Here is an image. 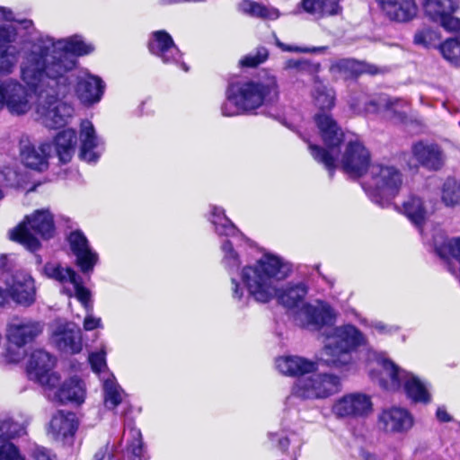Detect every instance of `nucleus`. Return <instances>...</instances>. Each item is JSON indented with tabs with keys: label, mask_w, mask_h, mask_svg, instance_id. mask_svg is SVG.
<instances>
[{
	"label": "nucleus",
	"mask_w": 460,
	"mask_h": 460,
	"mask_svg": "<svg viewBox=\"0 0 460 460\" xmlns=\"http://www.w3.org/2000/svg\"><path fill=\"white\" fill-rule=\"evenodd\" d=\"M104 89L105 84L101 77L87 73L78 77L75 93L83 104L91 106L102 100Z\"/></svg>",
	"instance_id": "393cba45"
},
{
	"label": "nucleus",
	"mask_w": 460,
	"mask_h": 460,
	"mask_svg": "<svg viewBox=\"0 0 460 460\" xmlns=\"http://www.w3.org/2000/svg\"><path fill=\"white\" fill-rule=\"evenodd\" d=\"M312 96L314 106L319 110L314 115V122L325 147L309 143L308 149L314 159L323 164L330 174H332L339 163L340 145L343 140L341 128L329 113L335 104V93L315 78Z\"/></svg>",
	"instance_id": "f03ea898"
},
{
	"label": "nucleus",
	"mask_w": 460,
	"mask_h": 460,
	"mask_svg": "<svg viewBox=\"0 0 460 460\" xmlns=\"http://www.w3.org/2000/svg\"><path fill=\"white\" fill-rule=\"evenodd\" d=\"M331 411L338 420L365 419L373 412V402L367 394L349 393L335 400Z\"/></svg>",
	"instance_id": "4468645a"
},
{
	"label": "nucleus",
	"mask_w": 460,
	"mask_h": 460,
	"mask_svg": "<svg viewBox=\"0 0 460 460\" xmlns=\"http://www.w3.org/2000/svg\"><path fill=\"white\" fill-rule=\"evenodd\" d=\"M341 390V379L329 373L300 376L295 383L292 393L303 399H325Z\"/></svg>",
	"instance_id": "9b49d317"
},
{
	"label": "nucleus",
	"mask_w": 460,
	"mask_h": 460,
	"mask_svg": "<svg viewBox=\"0 0 460 460\" xmlns=\"http://www.w3.org/2000/svg\"><path fill=\"white\" fill-rule=\"evenodd\" d=\"M211 222L215 226L216 232L220 235H234L237 228L225 215L222 208L214 206L211 210Z\"/></svg>",
	"instance_id": "e433bc0d"
},
{
	"label": "nucleus",
	"mask_w": 460,
	"mask_h": 460,
	"mask_svg": "<svg viewBox=\"0 0 460 460\" xmlns=\"http://www.w3.org/2000/svg\"><path fill=\"white\" fill-rule=\"evenodd\" d=\"M131 440L128 445V451L132 456V460H142L144 454V444L142 434L139 429H132L130 430Z\"/></svg>",
	"instance_id": "a18cd8bd"
},
{
	"label": "nucleus",
	"mask_w": 460,
	"mask_h": 460,
	"mask_svg": "<svg viewBox=\"0 0 460 460\" xmlns=\"http://www.w3.org/2000/svg\"><path fill=\"white\" fill-rule=\"evenodd\" d=\"M32 456L34 460H56V456L44 447H37Z\"/></svg>",
	"instance_id": "bf43d9fd"
},
{
	"label": "nucleus",
	"mask_w": 460,
	"mask_h": 460,
	"mask_svg": "<svg viewBox=\"0 0 460 460\" xmlns=\"http://www.w3.org/2000/svg\"><path fill=\"white\" fill-rule=\"evenodd\" d=\"M7 267V258L5 255H0V307H5L9 305L11 299L10 292L7 287H4L3 275L4 268Z\"/></svg>",
	"instance_id": "09e8293b"
},
{
	"label": "nucleus",
	"mask_w": 460,
	"mask_h": 460,
	"mask_svg": "<svg viewBox=\"0 0 460 460\" xmlns=\"http://www.w3.org/2000/svg\"><path fill=\"white\" fill-rule=\"evenodd\" d=\"M307 288L304 283L288 285L283 289L277 288L279 302L293 311L297 325L311 331H318L325 325L336 322L337 313L327 303L317 300L313 304L305 303Z\"/></svg>",
	"instance_id": "20e7f679"
},
{
	"label": "nucleus",
	"mask_w": 460,
	"mask_h": 460,
	"mask_svg": "<svg viewBox=\"0 0 460 460\" xmlns=\"http://www.w3.org/2000/svg\"><path fill=\"white\" fill-rule=\"evenodd\" d=\"M377 3L385 15L396 22H409L419 13L416 0H377Z\"/></svg>",
	"instance_id": "b1692460"
},
{
	"label": "nucleus",
	"mask_w": 460,
	"mask_h": 460,
	"mask_svg": "<svg viewBox=\"0 0 460 460\" xmlns=\"http://www.w3.org/2000/svg\"><path fill=\"white\" fill-rule=\"evenodd\" d=\"M14 33L9 27L0 25V75H12L18 64L20 80L14 77L0 78V111L21 116L32 108L28 89L42 91L55 84L61 66H55L49 55V40H30L13 43Z\"/></svg>",
	"instance_id": "f257e3e1"
},
{
	"label": "nucleus",
	"mask_w": 460,
	"mask_h": 460,
	"mask_svg": "<svg viewBox=\"0 0 460 460\" xmlns=\"http://www.w3.org/2000/svg\"><path fill=\"white\" fill-rule=\"evenodd\" d=\"M400 211L416 226H420L425 221L428 215V209L423 200L415 195L410 196L402 203Z\"/></svg>",
	"instance_id": "f704fd0d"
},
{
	"label": "nucleus",
	"mask_w": 460,
	"mask_h": 460,
	"mask_svg": "<svg viewBox=\"0 0 460 460\" xmlns=\"http://www.w3.org/2000/svg\"><path fill=\"white\" fill-rule=\"evenodd\" d=\"M104 404L108 409L116 408L122 402L123 391L113 376L103 381Z\"/></svg>",
	"instance_id": "4c0bfd02"
},
{
	"label": "nucleus",
	"mask_w": 460,
	"mask_h": 460,
	"mask_svg": "<svg viewBox=\"0 0 460 460\" xmlns=\"http://www.w3.org/2000/svg\"><path fill=\"white\" fill-rule=\"evenodd\" d=\"M402 173L394 165L374 164L369 167L368 193L371 199L386 207L402 185Z\"/></svg>",
	"instance_id": "9d476101"
},
{
	"label": "nucleus",
	"mask_w": 460,
	"mask_h": 460,
	"mask_svg": "<svg viewBox=\"0 0 460 460\" xmlns=\"http://www.w3.org/2000/svg\"><path fill=\"white\" fill-rule=\"evenodd\" d=\"M223 256V263L225 267L229 270H235L239 269L241 265V260L238 253L234 250L232 243L228 241L223 243L221 246Z\"/></svg>",
	"instance_id": "37998d69"
},
{
	"label": "nucleus",
	"mask_w": 460,
	"mask_h": 460,
	"mask_svg": "<svg viewBox=\"0 0 460 460\" xmlns=\"http://www.w3.org/2000/svg\"><path fill=\"white\" fill-rule=\"evenodd\" d=\"M231 285L233 298L238 301L242 300L244 292L243 289L240 287V284L236 281V279H231Z\"/></svg>",
	"instance_id": "052dcab7"
},
{
	"label": "nucleus",
	"mask_w": 460,
	"mask_h": 460,
	"mask_svg": "<svg viewBox=\"0 0 460 460\" xmlns=\"http://www.w3.org/2000/svg\"><path fill=\"white\" fill-rule=\"evenodd\" d=\"M52 148L63 164L68 163L75 153L76 146V133L74 129L68 128L59 132L54 138Z\"/></svg>",
	"instance_id": "473e14b6"
},
{
	"label": "nucleus",
	"mask_w": 460,
	"mask_h": 460,
	"mask_svg": "<svg viewBox=\"0 0 460 460\" xmlns=\"http://www.w3.org/2000/svg\"><path fill=\"white\" fill-rule=\"evenodd\" d=\"M367 343L365 334L352 324H344L326 333L320 360L325 365L343 368L353 364L352 352Z\"/></svg>",
	"instance_id": "0eeeda50"
},
{
	"label": "nucleus",
	"mask_w": 460,
	"mask_h": 460,
	"mask_svg": "<svg viewBox=\"0 0 460 460\" xmlns=\"http://www.w3.org/2000/svg\"><path fill=\"white\" fill-rule=\"evenodd\" d=\"M382 103L384 105V119L394 123H403L406 121L409 111V103L401 98L385 97Z\"/></svg>",
	"instance_id": "72a5a7b5"
},
{
	"label": "nucleus",
	"mask_w": 460,
	"mask_h": 460,
	"mask_svg": "<svg viewBox=\"0 0 460 460\" xmlns=\"http://www.w3.org/2000/svg\"><path fill=\"white\" fill-rule=\"evenodd\" d=\"M340 68H350L357 73H368L376 75L378 73V68L372 65L358 63L354 60H342L337 64Z\"/></svg>",
	"instance_id": "de8ad7c7"
},
{
	"label": "nucleus",
	"mask_w": 460,
	"mask_h": 460,
	"mask_svg": "<svg viewBox=\"0 0 460 460\" xmlns=\"http://www.w3.org/2000/svg\"><path fill=\"white\" fill-rule=\"evenodd\" d=\"M311 64L305 59H288L283 64V69L291 74H299L309 71Z\"/></svg>",
	"instance_id": "8fccbe9b"
},
{
	"label": "nucleus",
	"mask_w": 460,
	"mask_h": 460,
	"mask_svg": "<svg viewBox=\"0 0 460 460\" xmlns=\"http://www.w3.org/2000/svg\"><path fill=\"white\" fill-rule=\"evenodd\" d=\"M159 1L164 4H178V3H181V2H191V0H159Z\"/></svg>",
	"instance_id": "338daca9"
},
{
	"label": "nucleus",
	"mask_w": 460,
	"mask_h": 460,
	"mask_svg": "<svg viewBox=\"0 0 460 460\" xmlns=\"http://www.w3.org/2000/svg\"><path fill=\"white\" fill-rule=\"evenodd\" d=\"M3 280L11 299L17 305L29 307L36 301L35 279L25 270L10 271L4 268Z\"/></svg>",
	"instance_id": "f8f14e48"
},
{
	"label": "nucleus",
	"mask_w": 460,
	"mask_h": 460,
	"mask_svg": "<svg viewBox=\"0 0 460 460\" xmlns=\"http://www.w3.org/2000/svg\"><path fill=\"white\" fill-rule=\"evenodd\" d=\"M368 358L376 363L377 369L370 370V376L378 385L387 391H399L407 377L408 371L399 367L393 361L385 358L383 353L369 350Z\"/></svg>",
	"instance_id": "ddd939ff"
},
{
	"label": "nucleus",
	"mask_w": 460,
	"mask_h": 460,
	"mask_svg": "<svg viewBox=\"0 0 460 460\" xmlns=\"http://www.w3.org/2000/svg\"><path fill=\"white\" fill-rule=\"evenodd\" d=\"M291 265L281 258L264 254L253 265L244 267L241 278L249 294L256 301L266 303L277 294V281L287 278Z\"/></svg>",
	"instance_id": "39448f33"
},
{
	"label": "nucleus",
	"mask_w": 460,
	"mask_h": 460,
	"mask_svg": "<svg viewBox=\"0 0 460 460\" xmlns=\"http://www.w3.org/2000/svg\"><path fill=\"white\" fill-rule=\"evenodd\" d=\"M1 174L7 186L16 187L21 182V176L13 167H4Z\"/></svg>",
	"instance_id": "6e6d98bb"
},
{
	"label": "nucleus",
	"mask_w": 460,
	"mask_h": 460,
	"mask_svg": "<svg viewBox=\"0 0 460 460\" xmlns=\"http://www.w3.org/2000/svg\"><path fill=\"white\" fill-rule=\"evenodd\" d=\"M149 51L165 64H180L184 71H188L185 63L181 62V53L171 35L165 31H154L148 43Z\"/></svg>",
	"instance_id": "aec40b11"
},
{
	"label": "nucleus",
	"mask_w": 460,
	"mask_h": 460,
	"mask_svg": "<svg viewBox=\"0 0 460 460\" xmlns=\"http://www.w3.org/2000/svg\"><path fill=\"white\" fill-rule=\"evenodd\" d=\"M421 5L428 19L438 22L447 31H460V19L454 16L459 7L458 0H422Z\"/></svg>",
	"instance_id": "f3484780"
},
{
	"label": "nucleus",
	"mask_w": 460,
	"mask_h": 460,
	"mask_svg": "<svg viewBox=\"0 0 460 460\" xmlns=\"http://www.w3.org/2000/svg\"><path fill=\"white\" fill-rule=\"evenodd\" d=\"M54 365L55 359L49 352L43 349L33 350L27 364L30 378L38 381L46 389L55 388L60 377L51 371Z\"/></svg>",
	"instance_id": "a211bd4d"
},
{
	"label": "nucleus",
	"mask_w": 460,
	"mask_h": 460,
	"mask_svg": "<svg viewBox=\"0 0 460 460\" xmlns=\"http://www.w3.org/2000/svg\"><path fill=\"white\" fill-rule=\"evenodd\" d=\"M369 151L358 140L349 141L341 159L342 169L350 176L359 177L371 165Z\"/></svg>",
	"instance_id": "412c9836"
},
{
	"label": "nucleus",
	"mask_w": 460,
	"mask_h": 460,
	"mask_svg": "<svg viewBox=\"0 0 460 460\" xmlns=\"http://www.w3.org/2000/svg\"><path fill=\"white\" fill-rule=\"evenodd\" d=\"M50 341L64 352L75 354L82 349L81 330L71 323L56 322L52 327Z\"/></svg>",
	"instance_id": "4be33fe9"
},
{
	"label": "nucleus",
	"mask_w": 460,
	"mask_h": 460,
	"mask_svg": "<svg viewBox=\"0 0 460 460\" xmlns=\"http://www.w3.org/2000/svg\"><path fill=\"white\" fill-rule=\"evenodd\" d=\"M441 199L446 206L453 207L460 203V181L453 178L445 181Z\"/></svg>",
	"instance_id": "ea45409f"
},
{
	"label": "nucleus",
	"mask_w": 460,
	"mask_h": 460,
	"mask_svg": "<svg viewBox=\"0 0 460 460\" xmlns=\"http://www.w3.org/2000/svg\"><path fill=\"white\" fill-rule=\"evenodd\" d=\"M77 429L75 415L69 411H59L53 415L48 434L57 441H64L73 437Z\"/></svg>",
	"instance_id": "c85d7f7f"
},
{
	"label": "nucleus",
	"mask_w": 460,
	"mask_h": 460,
	"mask_svg": "<svg viewBox=\"0 0 460 460\" xmlns=\"http://www.w3.org/2000/svg\"><path fill=\"white\" fill-rule=\"evenodd\" d=\"M13 19V13L11 10L0 6V22L2 21H12Z\"/></svg>",
	"instance_id": "680f3d73"
},
{
	"label": "nucleus",
	"mask_w": 460,
	"mask_h": 460,
	"mask_svg": "<svg viewBox=\"0 0 460 460\" xmlns=\"http://www.w3.org/2000/svg\"><path fill=\"white\" fill-rule=\"evenodd\" d=\"M80 156L88 163H94L100 156L98 148L102 145V139L97 136L93 124L84 119L80 124L79 132Z\"/></svg>",
	"instance_id": "bb28decb"
},
{
	"label": "nucleus",
	"mask_w": 460,
	"mask_h": 460,
	"mask_svg": "<svg viewBox=\"0 0 460 460\" xmlns=\"http://www.w3.org/2000/svg\"><path fill=\"white\" fill-rule=\"evenodd\" d=\"M106 353L103 349L98 352H93L89 355V362L91 364L92 369L100 373L102 369L106 368Z\"/></svg>",
	"instance_id": "603ef678"
},
{
	"label": "nucleus",
	"mask_w": 460,
	"mask_h": 460,
	"mask_svg": "<svg viewBox=\"0 0 460 460\" xmlns=\"http://www.w3.org/2000/svg\"><path fill=\"white\" fill-rule=\"evenodd\" d=\"M279 95V85L274 75L258 81L232 84L226 92V101L221 105L225 117H234L251 112Z\"/></svg>",
	"instance_id": "7ed1b4c3"
},
{
	"label": "nucleus",
	"mask_w": 460,
	"mask_h": 460,
	"mask_svg": "<svg viewBox=\"0 0 460 460\" xmlns=\"http://www.w3.org/2000/svg\"><path fill=\"white\" fill-rule=\"evenodd\" d=\"M363 456L364 460H379V458L376 455L368 452L364 453Z\"/></svg>",
	"instance_id": "774afa93"
},
{
	"label": "nucleus",
	"mask_w": 460,
	"mask_h": 460,
	"mask_svg": "<svg viewBox=\"0 0 460 460\" xmlns=\"http://www.w3.org/2000/svg\"><path fill=\"white\" fill-rule=\"evenodd\" d=\"M0 460H24L13 443L0 444Z\"/></svg>",
	"instance_id": "3c124183"
},
{
	"label": "nucleus",
	"mask_w": 460,
	"mask_h": 460,
	"mask_svg": "<svg viewBox=\"0 0 460 460\" xmlns=\"http://www.w3.org/2000/svg\"><path fill=\"white\" fill-rule=\"evenodd\" d=\"M269 57V51L264 47L258 48L255 52L249 53L240 59L239 64L243 67H256L265 62Z\"/></svg>",
	"instance_id": "c03bdc74"
},
{
	"label": "nucleus",
	"mask_w": 460,
	"mask_h": 460,
	"mask_svg": "<svg viewBox=\"0 0 460 460\" xmlns=\"http://www.w3.org/2000/svg\"><path fill=\"white\" fill-rule=\"evenodd\" d=\"M24 433V429L11 419L0 421V444L10 443L8 440Z\"/></svg>",
	"instance_id": "79ce46f5"
},
{
	"label": "nucleus",
	"mask_w": 460,
	"mask_h": 460,
	"mask_svg": "<svg viewBox=\"0 0 460 460\" xmlns=\"http://www.w3.org/2000/svg\"><path fill=\"white\" fill-rule=\"evenodd\" d=\"M413 157L429 170L440 169L445 161V155L438 145L418 142L411 147Z\"/></svg>",
	"instance_id": "cd10ccee"
},
{
	"label": "nucleus",
	"mask_w": 460,
	"mask_h": 460,
	"mask_svg": "<svg viewBox=\"0 0 460 460\" xmlns=\"http://www.w3.org/2000/svg\"><path fill=\"white\" fill-rule=\"evenodd\" d=\"M276 367L286 376H301L316 369V363L298 356H284L276 359Z\"/></svg>",
	"instance_id": "7c9ffc66"
},
{
	"label": "nucleus",
	"mask_w": 460,
	"mask_h": 460,
	"mask_svg": "<svg viewBox=\"0 0 460 460\" xmlns=\"http://www.w3.org/2000/svg\"><path fill=\"white\" fill-rule=\"evenodd\" d=\"M68 242L82 271L92 270L98 261V255L89 247L85 235L81 231H74L70 234Z\"/></svg>",
	"instance_id": "a878e982"
},
{
	"label": "nucleus",
	"mask_w": 460,
	"mask_h": 460,
	"mask_svg": "<svg viewBox=\"0 0 460 460\" xmlns=\"http://www.w3.org/2000/svg\"><path fill=\"white\" fill-rule=\"evenodd\" d=\"M89 304L91 305V309L87 310L85 308V310L87 311V314L84 320L83 325L85 331H93L95 329L102 328V319L100 317L93 316L92 314L93 305L91 303V297L89 298Z\"/></svg>",
	"instance_id": "4d7b16f0"
},
{
	"label": "nucleus",
	"mask_w": 460,
	"mask_h": 460,
	"mask_svg": "<svg viewBox=\"0 0 460 460\" xmlns=\"http://www.w3.org/2000/svg\"><path fill=\"white\" fill-rule=\"evenodd\" d=\"M276 45L283 51L287 52H298V53H316L322 52L325 49L324 47H317V48H303L293 45H287L278 39L276 40Z\"/></svg>",
	"instance_id": "864d4df0"
},
{
	"label": "nucleus",
	"mask_w": 460,
	"mask_h": 460,
	"mask_svg": "<svg viewBox=\"0 0 460 460\" xmlns=\"http://www.w3.org/2000/svg\"><path fill=\"white\" fill-rule=\"evenodd\" d=\"M49 390L51 391V389ZM52 390H55L52 399L62 403L72 402L80 404L84 401L85 385L75 376L65 381L61 385L58 383Z\"/></svg>",
	"instance_id": "c756f323"
},
{
	"label": "nucleus",
	"mask_w": 460,
	"mask_h": 460,
	"mask_svg": "<svg viewBox=\"0 0 460 460\" xmlns=\"http://www.w3.org/2000/svg\"><path fill=\"white\" fill-rule=\"evenodd\" d=\"M44 323L28 317L14 315L6 323L5 338L9 344L6 358L20 362L25 356L24 347L33 342L44 331Z\"/></svg>",
	"instance_id": "1a4fd4ad"
},
{
	"label": "nucleus",
	"mask_w": 460,
	"mask_h": 460,
	"mask_svg": "<svg viewBox=\"0 0 460 460\" xmlns=\"http://www.w3.org/2000/svg\"><path fill=\"white\" fill-rule=\"evenodd\" d=\"M300 4L311 14L334 15L341 10L339 0H301Z\"/></svg>",
	"instance_id": "c9c22d12"
},
{
	"label": "nucleus",
	"mask_w": 460,
	"mask_h": 460,
	"mask_svg": "<svg viewBox=\"0 0 460 460\" xmlns=\"http://www.w3.org/2000/svg\"><path fill=\"white\" fill-rule=\"evenodd\" d=\"M38 40H49L51 42L48 51L54 62L65 64L71 61L73 63V66L66 70V74L75 66L76 59L74 56L85 55L93 49L91 44L85 43L79 36H73L57 41L49 37H40Z\"/></svg>",
	"instance_id": "dca6fc26"
},
{
	"label": "nucleus",
	"mask_w": 460,
	"mask_h": 460,
	"mask_svg": "<svg viewBox=\"0 0 460 460\" xmlns=\"http://www.w3.org/2000/svg\"><path fill=\"white\" fill-rule=\"evenodd\" d=\"M52 146L50 143H42L36 147L28 137H22L20 141L21 159L26 167L42 172L49 166L48 159L51 155Z\"/></svg>",
	"instance_id": "5701e85b"
},
{
	"label": "nucleus",
	"mask_w": 460,
	"mask_h": 460,
	"mask_svg": "<svg viewBox=\"0 0 460 460\" xmlns=\"http://www.w3.org/2000/svg\"><path fill=\"white\" fill-rule=\"evenodd\" d=\"M109 446L108 444L102 447L94 455V460H103L106 454L108 453Z\"/></svg>",
	"instance_id": "0e129e2a"
},
{
	"label": "nucleus",
	"mask_w": 460,
	"mask_h": 460,
	"mask_svg": "<svg viewBox=\"0 0 460 460\" xmlns=\"http://www.w3.org/2000/svg\"><path fill=\"white\" fill-rule=\"evenodd\" d=\"M436 415H437L438 420L440 421L446 422V421L450 420L449 414L447 412L446 409L443 407L438 408Z\"/></svg>",
	"instance_id": "e2e57ef3"
},
{
	"label": "nucleus",
	"mask_w": 460,
	"mask_h": 460,
	"mask_svg": "<svg viewBox=\"0 0 460 460\" xmlns=\"http://www.w3.org/2000/svg\"><path fill=\"white\" fill-rule=\"evenodd\" d=\"M55 234L53 215L49 209H39L25 217L10 233V239L15 241L30 251H36L40 246L39 236L49 239Z\"/></svg>",
	"instance_id": "6e6552de"
},
{
	"label": "nucleus",
	"mask_w": 460,
	"mask_h": 460,
	"mask_svg": "<svg viewBox=\"0 0 460 460\" xmlns=\"http://www.w3.org/2000/svg\"><path fill=\"white\" fill-rule=\"evenodd\" d=\"M42 272L47 278L55 279L61 284L71 283L74 287V294L78 301L87 310L91 309L89 304L91 292L82 285V279L75 270L68 267H62L58 262H48L44 265Z\"/></svg>",
	"instance_id": "6ab92c4d"
},
{
	"label": "nucleus",
	"mask_w": 460,
	"mask_h": 460,
	"mask_svg": "<svg viewBox=\"0 0 460 460\" xmlns=\"http://www.w3.org/2000/svg\"><path fill=\"white\" fill-rule=\"evenodd\" d=\"M289 445V441L287 438H282L279 439V447L282 450H286Z\"/></svg>",
	"instance_id": "69168bd1"
},
{
	"label": "nucleus",
	"mask_w": 460,
	"mask_h": 460,
	"mask_svg": "<svg viewBox=\"0 0 460 460\" xmlns=\"http://www.w3.org/2000/svg\"><path fill=\"white\" fill-rule=\"evenodd\" d=\"M367 325L381 335H390L399 331L398 326L389 325L381 321H372Z\"/></svg>",
	"instance_id": "5fc2aeb1"
},
{
	"label": "nucleus",
	"mask_w": 460,
	"mask_h": 460,
	"mask_svg": "<svg viewBox=\"0 0 460 460\" xmlns=\"http://www.w3.org/2000/svg\"><path fill=\"white\" fill-rule=\"evenodd\" d=\"M385 97H380L377 102L370 101L365 104L364 112L366 113H380L384 117V105L382 101Z\"/></svg>",
	"instance_id": "13d9d810"
},
{
	"label": "nucleus",
	"mask_w": 460,
	"mask_h": 460,
	"mask_svg": "<svg viewBox=\"0 0 460 460\" xmlns=\"http://www.w3.org/2000/svg\"><path fill=\"white\" fill-rule=\"evenodd\" d=\"M443 57L456 66H460V38L447 40L440 46Z\"/></svg>",
	"instance_id": "a19ab883"
},
{
	"label": "nucleus",
	"mask_w": 460,
	"mask_h": 460,
	"mask_svg": "<svg viewBox=\"0 0 460 460\" xmlns=\"http://www.w3.org/2000/svg\"><path fill=\"white\" fill-rule=\"evenodd\" d=\"M55 66H61L59 75L55 78V84L47 86L42 91L31 89L37 96L38 102L36 113L38 119L46 128H58L68 123L74 114V108L61 102L58 97L66 92L68 80L66 77V70L73 66L71 61L65 64H58L53 61ZM30 91V89H28Z\"/></svg>",
	"instance_id": "423d86ee"
},
{
	"label": "nucleus",
	"mask_w": 460,
	"mask_h": 460,
	"mask_svg": "<svg viewBox=\"0 0 460 460\" xmlns=\"http://www.w3.org/2000/svg\"><path fill=\"white\" fill-rule=\"evenodd\" d=\"M240 10L244 13H248L255 17L268 18L271 20L279 17L278 10L274 8H267L260 4L249 0H243L240 4Z\"/></svg>",
	"instance_id": "58836bf2"
},
{
	"label": "nucleus",
	"mask_w": 460,
	"mask_h": 460,
	"mask_svg": "<svg viewBox=\"0 0 460 460\" xmlns=\"http://www.w3.org/2000/svg\"><path fill=\"white\" fill-rule=\"evenodd\" d=\"M438 40L437 31L430 28H422L414 35V43L424 47H429Z\"/></svg>",
	"instance_id": "49530a36"
},
{
	"label": "nucleus",
	"mask_w": 460,
	"mask_h": 460,
	"mask_svg": "<svg viewBox=\"0 0 460 460\" xmlns=\"http://www.w3.org/2000/svg\"><path fill=\"white\" fill-rule=\"evenodd\" d=\"M415 425V417L410 410L402 406L384 408L376 416V427L386 435H404Z\"/></svg>",
	"instance_id": "2eb2a0df"
},
{
	"label": "nucleus",
	"mask_w": 460,
	"mask_h": 460,
	"mask_svg": "<svg viewBox=\"0 0 460 460\" xmlns=\"http://www.w3.org/2000/svg\"><path fill=\"white\" fill-rule=\"evenodd\" d=\"M401 390L415 403L427 404L431 401L429 385L411 372L407 373Z\"/></svg>",
	"instance_id": "2f4dec72"
}]
</instances>
